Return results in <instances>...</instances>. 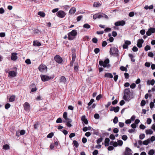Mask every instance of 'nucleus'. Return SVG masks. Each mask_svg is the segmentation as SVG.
<instances>
[{
	"instance_id": "8",
	"label": "nucleus",
	"mask_w": 155,
	"mask_h": 155,
	"mask_svg": "<svg viewBox=\"0 0 155 155\" xmlns=\"http://www.w3.org/2000/svg\"><path fill=\"white\" fill-rule=\"evenodd\" d=\"M47 69V67L45 65L43 64H41L38 67L39 70L41 72L46 71Z\"/></svg>"
},
{
	"instance_id": "48",
	"label": "nucleus",
	"mask_w": 155,
	"mask_h": 155,
	"mask_svg": "<svg viewBox=\"0 0 155 155\" xmlns=\"http://www.w3.org/2000/svg\"><path fill=\"white\" fill-rule=\"evenodd\" d=\"M145 137V134H142L140 135L139 138L140 139L142 140Z\"/></svg>"
},
{
	"instance_id": "59",
	"label": "nucleus",
	"mask_w": 155,
	"mask_h": 155,
	"mask_svg": "<svg viewBox=\"0 0 155 155\" xmlns=\"http://www.w3.org/2000/svg\"><path fill=\"white\" fill-rule=\"evenodd\" d=\"M151 121L152 120L150 118H147V123L148 124H150L151 123Z\"/></svg>"
},
{
	"instance_id": "56",
	"label": "nucleus",
	"mask_w": 155,
	"mask_h": 155,
	"mask_svg": "<svg viewBox=\"0 0 155 155\" xmlns=\"http://www.w3.org/2000/svg\"><path fill=\"white\" fill-rule=\"evenodd\" d=\"M25 62L28 64H30L31 63V61L30 59H27L25 61Z\"/></svg>"
},
{
	"instance_id": "18",
	"label": "nucleus",
	"mask_w": 155,
	"mask_h": 155,
	"mask_svg": "<svg viewBox=\"0 0 155 155\" xmlns=\"http://www.w3.org/2000/svg\"><path fill=\"white\" fill-rule=\"evenodd\" d=\"M9 75L12 77H14L16 76L17 73L15 71H10L8 73Z\"/></svg>"
},
{
	"instance_id": "27",
	"label": "nucleus",
	"mask_w": 155,
	"mask_h": 155,
	"mask_svg": "<svg viewBox=\"0 0 155 155\" xmlns=\"http://www.w3.org/2000/svg\"><path fill=\"white\" fill-rule=\"evenodd\" d=\"M150 140L149 139H148L144 141L143 142V143L144 145H147L150 143Z\"/></svg>"
},
{
	"instance_id": "52",
	"label": "nucleus",
	"mask_w": 155,
	"mask_h": 155,
	"mask_svg": "<svg viewBox=\"0 0 155 155\" xmlns=\"http://www.w3.org/2000/svg\"><path fill=\"white\" fill-rule=\"evenodd\" d=\"M122 138L124 140H126L127 139V137L126 135H124L122 136Z\"/></svg>"
},
{
	"instance_id": "19",
	"label": "nucleus",
	"mask_w": 155,
	"mask_h": 155,
	"mask_svg": "<svg viewBox=\"0 0 155 155\" xmlns=\"http://www.w3.org/2000/svg\"><path fill=\"white\" fill-rule=\"evenodd\" d=\"M66 78L64 76H62L60 77L59 80V82L60 83H63L64 84L66 82Z\"/></svg>"
},
{
	"instance_id": "29",
	"label": "nucleus",
	"mask_w": 155,
	"mask_h": 155,
	"mask_svg": "<svg viewBox=\"0 0 155 155\" xmlns=\"http://www.w3.org/2000/svg\"><path fill=\"white\" fill-rule=\"evenodd\" d=\"M153 8V6L152 5H150L149 6L147 5H146L145 6L144 8L145 9L147 10L148 9H151Z\"/></svg>"
},
{
	"instance_id": "15",
	"label": "nucleus",
	"mask_w": 155,
	"mask_h": 155,
	"mask_svg": "<svg viewBox=\"0 0 155 155\" xmlns=\"http://www.w3.org/2000/svg\"><path fill=\"white\" fill-rule=\"evenodd\" d=\"M131 150L128 147L126 148L125 152L124 155H132L131 153Z\"/></svg>"
},
{
	"instance_id": "43",
	"label": "nucleus",
	"mask_w": 155,
	"mask_h": 155,
	"mask_svg": "<svg viewBox=\"0 0 155 155\" xmlns=\"http://www.w3.org/2000/svg\"><path fill=\"white\" fill-rule=\"evenodd\" d=\"M63 7H64L63 9L64 10H67L68 9L70 8V6L69 5H65V6H63Z\"/></svg>"
},
{
	"instance_id": "24",
	"label": "nucleus",
	"mask_w": 155,
	"mask_h": 155,
	"mask_svg": "<svg viewBox=\"0 0 155 155\" xmlns=\"http://www.w3.org/2000/svg\"><path fill=\"white\" fill-rule=\"evenodd\" d=\"M147 83L148 85L151 84L153 85L154 84L155 81L154 79H152L151 81L148 80L147 82Z\"/></svg>"
},
{
	"instance_id": "17",
	"label": "nucleus",
	"mask_w": 155,
	"mask_h": 155,
	"mask_svg": "<svg viewBox=\"0 0 155 155\" xmlns=\"http://www.w3.org/2000/svg\"><path fill=\"white\" fill-rule=\"evenodd\" d=\"M81 120L83 121L84 123L87 124L88 123V121L87 119L86 118V117L85 115H83L81 117Z\"/></svg>"
},
{
	"instance_id": "20",
	"label": "nucleus",
	"mask_w": 155,
	"mask_h": 155,
	"mask_svg": "<svg viewBox=\"0 0 155 155\" xmlns=\"http://www.w3.org/2000/svg\"><path fill=\"white\" fill-rule=\"evenodd\" d=\"M105 77L109 78H112L113 75L111 73H106L104 74Z\"/></svg>"
},
{
	"instance_id": "30",
	"label": "nucleus",
	"mask_w": 155,
	"mask_h": 155,
	"mask_svg": "<svg viewBox=\"0 0 155 155\" xmlns=\"http://www.w3.org/2000/svg\"><path fill=\"white\" fill-rule=\"evenodd\" d=\"M3 148L5 150H7L9 149L10 147L8 144H5L3 146Z\"/></svg>"
},
{
	"instance_id": "39",
	"label": "nucleus",
	"mask_w": 155,
	"mask_h": 155,
	"mask_svg": "<svg viewBox=\"0 0 155 155\" xmlns=\"http://www.w3.org/2000/svg\"><path fill=\"white\" fill-rule=\"evenodd\" d=\"M103 139L102 137H100L97 140V144H99L103 140Z\"/></svg>"
},
{
	"instance_id": "46",
	"label": "nucleus",
	"mask_w": 155,
	"mask_h": 155,
	"mask_svg": "<svg viewBox=\"0 0 155 155\" xmlns=\"http://www.w3.org/2000/svg\"><path fill=\"white\" fill-rule=\"evenodd\" d=\"M117 143L118 145L120 146H121L123 144V142L121 140H118L117 141Z\"/></svg>"
},
{
	"instance_id": "64",
	"label": "nucleus",
	"mask_w": 155,
	"mask_h": 155,
	"mask_svg": "<svg viewBox=\"0 0 155 155\" xmlns=\"http://www.w3.org/2000/svg\"><path fill=\"white\" fill-rule=\"evenodd\" d=\"M98 153V151L97 150H94L92 153L93 155H97Z\"/></svg>"
},
{
	"instance_id": "10",
	"label": "nucleus",
	"mask_w": 155,
	"mask_h": 155,
	"mask_svg": "<svg viewBox=\"0 0 155 155\" xmlns=\"http://www.w3.org/2000/svg\"><path fill=\"white\" fill-rule=\"evenodd\" d=\"M23 107L25 110L26 111H28L30 109V105L27 102H25L23 104Z\"/></svg>"
},
{
	"instance_id": "36",
	"label": "nucleus",
	"mask_w": 155,
	"mask_h": 155,
	"mask_svg": "<svg viewBox=\"0 0 155 155\" xmlns=\"http://www.w3.org/2000/svg\"><path fill=\"white\" fill-rule=\"evenodd\" d=\"M83 27L86 28H89L91 27V26L88 24L86 23L84 25Z\"/></svg>"
},
{
	"instance_id": "12",
	"label": "nucleus",
	"mask_w": 155,
	"mask_h": 155,
	"mask_svg": "<svg viewBox=\"0 0 155 155\" xmlns=\"http://www.w3.org/2000/svg\"><path fill=\"white\" fill-rule=\"evenodd\" d=\"M103 13H99L94 14L93 16V18L96 19L97 18H100L103 17Z\"/></svg>"
},
{
	"instance_id": "9",
	"label": "nucleus",
	"mask_w": 155,
	"mask_h": 155,
	"mask_svg": "<svg viewBox=\"0 0 155 155\" xmlns=\"http://www.w3.org/2000/svg\"><path fill=\"white\" fill-rule=\"evenodd\" d=\"M155 32V28H149L148 31L146 32V35L147 36H150L152 33Z\"/></svg>"
},
{
	"instance_id": "3",
	"label": "nucleus",
	"mask_w": 155,
	"mask_h": 155,
	"mask_svg": "<svg viewBox=\"0 0 155 155\" xmlns=\"http://www.w3.org/2000/svg\"><path fill=\"white\" fill-rule=\"evenodd\" d=\"M109 60L108 58H107L104 61H100L99 63L101 66H103L104 68H109L110 66V64H109Z\"/></svg>"
},
{
	"instance_id": "61",
	"label": "nucleus",
	"mask_w": 155,
	"mask_h": 155,
	"mask_svg": "<svg viewBox=\"0 0 155 155\" xmlns=\"http://www.w3.org/2000/svg\"><path fill=\"white\" fill-rule=\"evenodd\" d=\"M94 117L96 119H98L100 117L99 115L98 114H96L94 115Z\"/></svg>"
},
{
	"instance_id": "45",
	"label": "nucleus",
	"mask_w": 155,
	"mask_h": 155,
	"mask_svg": "<svg viewBox=\"0 0 155 155\" xmlns=\"http://www.w3.org/2000/svg\"><path fill=\"white\" fill-rule=\"evenodd\" d=\"M94 100L93 99H91L90 100V101L88 103V105L89 106L91 105L93 103V102H94Z\"/></svg>"
},
{
	"instance_id": "49",
	"label": "nucleus",
	"mask_w": 155,
	"mask_h": 155,
	"mask_svg": "<svg viewBox=\"0 0 155 155\" xmlns=\"http://www.w3.org/2000/svg\"><path fill=\"white\" fill-rule=\"evenodd\" d=\"M100 51V49L98 48H96L94 50V52L96 54H97Z\"/></svg>"
},
{
	"instance_id": "34",
	"label": "nucleus",
	"mask_w": 155,
	"mask_h": 155,
	"mask_svg": "<svg viewBox=\"0 0 155 155\" xmlns=\"http://www.w3.org/2000/svg\"><path fill=\"white\" fill-rule=\"evenodd\" d=\"M73 143L74 145L76 147H78L79 144L77 141L75 140H74L73 141Z\"/></svg>"
},
{
	"instance_id": "50",
	"label": "nucleus",
	"mask_w": 155,
	"mask_h": 155,
	"mask_svg": "<svg viewBox=\"0 0 155 155\" xmlns=\"http://www.w3.org/2000/svg\"><path fill=\"white\" fill-rule=\"evenodd\" d=\"M102 97V95L101 94H99L97 95L96 98V99L97 101H99Z\"/></svg>"
},
{
	"instance_id": "5",
	"label": "nucleus",
	"mask_w": 155,
	"mask_h": 155,
	"mask_svg": "<svg viewBox=\"0 0 155 155\" xmlns=\"http://www.w3.org/2000/svg\"><path fill=\"white\" fill-rule=\"evenodd\" d=\"M41 77L42 81L45 82L53 79L54 76L51 77L45 75H41Z\"/></svg>"
},
{
	"instance_id": "54",
	"label": "nucleus",
	"mask_w": 155,
	"mask_h": 155,
	"mask_svg": "<svg viewBox=\"0 0 155 155\" xmlns=\"http://www.w3.org/2000/svg\"><path fill=\"white\" fill-rule=\"evenodd\" d=\"M62 122V120L61 118H58V119L56 121V122L57 123H61Z\"/></svg>"
},
{
	"instance_id": "4",
	"label": "nucleus",
	"mask_w": 155,
	"mask_h": 155,
	"mask_svg": "<svg viewBox=\"0 0 155 155\" xmlns=\"http://www.w3.org/2000/svg\"><path fill=\"white\" fill-rule=\"evenodd\" d=\"M118 49L116 47H112L110 48V54L117 57H119V56L118 53Z\"/></svg>"
},
{
	"instance_id": "44",
	"label": "nucleus",
	"mask_w": 155,
	"mask_h": 155,
	"mask_svg": "<svg viewBox=\"0 0 155 155\" xmlns=\"http://www.w3.org/2000/svg\"><path fill=\"white\" fill-rule=\"evenodd\" d=\"M92 41L93 43H97V42L98 40L97 38L95 37L92 38Z\"/></svg>"
},
{
	"instance_id": "14",
	"label": "nucleus",
	"mask_w": 155,
	"mask_h": 155,
	"mask_svg": "<svg viewBox=\"0 0 155 155\" xmlns=\"http://www.w3.org/2000/svg\"><path fill=\"white\" fill-rule=\"evenodd\" d=\"M143 42L144 41L143 39H138L137 41V46L139 48L142 47V44Z\"/></svg>"
},
{
	"instance_id": "16",
	"label": "nucleus",
	"mask_w": 155,
	"mask_h": 155,
	"mask_svg": "<svg viewBox=\"0 0 155 155\" xmlns=\"http://www.w3.org/2000/svg\"><path fill=\"white\" fill-rule=\"evenodd\" d=\"M119 109L120 107L118 106H117L116 107H111L110 109V111H114L115 113H117L119 111Z\"/></svg>"
},
{
	"instance_id": "21",
	"label": "nucleus",
	"mask_w": 155,
	"mask_h": 155,
	"mask_svg": "<svg viewBox=\"0 0 155 155\" xmlns=\"http://www.w3.org/2000/svg\"><path fill=\"white\" fill-rule=\"evenodd\" d=\"M110 139L109 138H106L104 141V145L105 146H107L109 145Z\"/></svg>"
},
{
	"instance_id": "1",
	"label": "nucleus",
	"mask_w": 155,
	"mask_h": 155,
	"mask_svg": "<svg viewBox=\"0 0 155 155\" xmlns=\"http://www.w3.org/2000/svg\"><path fill=\"white\" fill-rule=\"evenodd\" d=\"M77 32L76 30H73L71 32L68 33V39L69 40H72L75 38V37L76 36Z\"/></svg>"
},
{
	"instance_id": "47",
	"label": "nucleus",
	"mask_w": 155,
	"mask_h": 155,
	"mask_svg": "<svg viewBox=\"0 0 155 155\" xmlns=\"http://www.w3.org/2000/svg\"><path fill=\"white\" fill-rule=\"evenodd\" d=\"M154 153V151L153 150H150L148 152L150 155H153Z\"/></svg>"
},
{
	"instance_id": "22",
	"label": "nucleus",
	"mask_w": 155,
	"mask_h": 155,
	"mask_svg": "<svg viewBox=\"0 0 155 155\" xmlns=\"http://www.w3.org/2000/svg\"><path fill=\"white\" fill-rule=\"evenodd\" d=\"M76 12V8L74 7L72 8L70 10L69 13L71 14H74Z\"/></svg>"
},
{
	"instance_id": "28",
	"label": "nucleus",
	"mask_w": 155,
	"mask_h": 155,
	"mask_svg": "<svg viewBox=\"0 0 155 155\" xmlns=\"http://www.w3.org/2000/svg\"><path fill=\"white\" fill-rule=\"evenodd\" d=\"M74 70L76 72H77L78 70V63H76L74 67Z\"/></svg>"
},
{
	"instance_id": "51",
	"label": "nucleus",
	"mask_w": 155,
	"mask_h": 155,
	"mask_svg": "<svg viewBox=\"0 0 155 155\" xmlns=\"http://www.w3.org/2000/svg\"><path fill=\"white\" fill-rule=\"evenodd\" d=\"M11 106L10 104L9 103H7L6 104L5 106V108L6 109H8Z\"/></svg>"
},
{
	"instance_id": "11",
	"label": "nucleus",
	"mask_w": 155,
	"mask_h": 155,
	"mask_svg": "<svg viewBox=\"0 0 155 155\" xmlns=\"http://www.w3.org/2000/svg\"><path fill=\"white\" fill-rule=\"evenodd\" d=\"M125 23H126L124 21L121 20L115 22L114 25L116 26H123L125 24Z\"/></svg>"
},
{
	"instance_id": "53",
	"label": "nucleus",
	"mask_w": 155,
	"mask_h": 155,
	"mask_svg": "<svg viewBox=\"0 0 155 155\" xmlns=\"http://www.w3.org/2000/svg\"><path fill=\"white\" fill-rule=\"evenodd\" d=\"M134 15V12H130L129 14V16L130 17H132Z\"/></svg>"
},
{
	"instance_id": "58",
	"label": "nucleus",
	"mask_w": 155,
	"mask_h": 155,
	"mask_svg": "<svg viewBox=\"0 0 155 155\" xmlns=\"http://www.w3.org/2000/svg\"><path fill=\"white\" fill-rule=\"evenodd\" d=\"M110 138L112 140H114L115 139V136L113 134H111L110 136Z\"/></svg>"
},
{
	"instance_id": "26",
	"label": "nucleus",
	"mask_w": 155,
	"mask_h": 155,
	"mask_svg": "<svg viewBox=\"0 0 155 155\" xmlns=\"http://www.w3.org/2000/svg\"><path fill=\"white\" fill-rule=\"evenodd\" d=\"M15 96L12 95L9 98V101L10 102H13L15 100Z\"/></svg>"
},
{
	"instance_id": "41",
	"label": "nucleus",
	"mask_w": 155,
	"mask_h": 155,
	"mask_svg": "<svg viewBox=\"0 0 155 155\" xmlns=\"http://www.w3.org/2000/svg\"><path fill=\"white\" fill-rule=\"evenodd\" d=\"M150 49V47L148 45H147L144 48V50L146 51H147Z\"/></svg>"
},
{
	"instance_id": "37",
	"label": "nucleus",
	"mask_w": 155,
	"mask_h": 155,
	"mask_svg": "<svg viewBox=\"0 0 155 155\" xmlns=\"http://www.w3.org/2000/svg\"><path fill=\"white\" fill-rule=\"evenodd\" d=\"M120 69L122 71H127V68L126 67L123 66L120 67Z\"/></svg>"
},
{
	"instance_id": "57",
	"label": "nucleus",
	"mask_w": 155,
	"mask_h": 155,
	"mask_svg": "<svg viewBox=\"0 0 155 155\" xmlns=\"http://www.w3.org/2000/svg\"><path fill=\"white\" fill-rule=\"evenodd\" d=\"M150 108H152L154 106V104L153 102H152L150 103Z\"/></svg>"
},
{
	"instance_id": "63",
	"label": "nucleus",
	"mask_w": 155,
	"mask_h": 155,
	"mask_svg": "<svg viewBox=\"0 0 155 155\" xmlns=\"http://www.w3.org/2000/svg\"><path fill=\"white\" fill-rule=\"evenodd\" d=\"M83 16L82 15H80L77 17V20L78 21H79L81 20V19L82 18Z\"/></svg>"
},
{
	"instance_id": "2",
	"label": "nucleus",
	"mask_w": 155,
	"mask_h": 155,
	"mask_svg": "<svg viewBox=\"0 0 155 155\" xmlns=\"http://www.w3.org/2000/svg\"><path fill=\"white\" fill-rule=\"evenodd\" d=\"M130 92L129 88H126L124 90V95L123 99L125 101H128L130 100Z\"/></svg>"
},
{
	"instance_id": "40",
	"label": "nucleus",
	"mask_w": 155,
	"mask_h": 155,
	"mask_svg": "<svg viewBox=\"0 0 155 155\" xmlns=\"http://www.w3.org/2000/svg\"><path fill=\"white\" fill-rule=\"evenodd\" d=\"M54 135V134L52 132L50 133L47 136V137L49 138H51Z\"/></svg>"
},
{
	"instance_id": "42",
	"label": "nucleus",
	"mask_w": 155,
	"mask_h": 155,
	"mask_svg": "<svg viewBox=\"0 0 155 155\" xmlns=\"http://www.w3.org/2000/svg\"><path fill=\"white\" fill-rule=\"evenodd\" d=\"M146 104V101L144 100H142L140 103V105L141 106H144Z\"/></svg>"
},
{
	"instance_id": "31",
	"label": "nucleus",
	"mask_w": 155,
	"mask_h": 155,
	"mask_svg": "<svg viewBox=\"0 0 155 155\" xmlns=\"http://www.w3.org/2000/svg\"><path fill=\"white\" fill-rule=\"evenodd\" d=\"M38 15L44 17L45 16V14L43 12H38Z\"/></svg>"
},
{
	"instance_id": "35",
	"label": "nucleus",
	"mask_w": 155,
	"mask_h": 155,
	"mask_svg": "<svg viewBox=\"0 0 155 155\" xmlns=\"http://www.w3.org/2000/svg\"><path fill=\"white\" fill-rule=\"evenodd\" d=\"M118 121V118L116 116L115 117L114 119H113V122L114 124H116L117 123Z\"/></svg>"
},
{
	"instance_id": "38",
	"label": "nucleus",
	"mask_w": 155,
	"mask_h": 155,
	"mask_svg": "<svg viewBox=\"0 0 155 155\" xmlns=\"http://www.w3.org/2000/svg\"><path fill=\"white\" fill-rule=\"evenodd\" d=\"M63 117L65 120L68 118L67 113V112H64L63 114Z\"/></svg>"
},
{
	"instance_id": "7",
	"label": "nucleus",
	"mask_w": 155,
	"mask_h": 155,
	"mask_svg": "<svg viewBox=\"0 0 155 155\" xmlns=\"http://www.w3.org/2000/svg\"><path fill=\"white\" fill-rule=\"evenodd\" d=\"M66 14V13L62 10L59 11L56 13V15L60 18H64Z\"/></svg>"
},
{
	"instance_id": "13",
	"label": "nucleus",
	"mask_w": 155,
	"mask_h": 155,
	"mask_svg": "<svg viewBox=\"0 0 155 155\" xmlns=\"http://www.w3.org/2000/svg\"><path fill=\"white\" fill-rule=\"evenodd\" d=\"M17 53H12L11 54V59L13 61H15L17 58Z\"/></svg>"
},
{
	"instance_id": "6",
	"label": "nucleus",
	"mask_w": 155,
	"mask_h": 155,
	"mask_svg": "<svg viewBox=\"0 0 155 155\" xmlns=\"http://www.w3.org/2000/svg\"><path fill=\"white\" fill-rule=\"evenodd\" d=\"M54 59L56 62L59 64H61L63 62L62 58L59 55H56L54 57Z\"/></svg>"
},
{
	"instance_id": "23",
	"label": "nucleus",
	"mask_w": 155,
	"mask_h": 155,
	"mask_svg": "<svg viewBox=\"0 0 155 155\" xmlns=\"http://www.w3.org/2000/svg\"><path fill=\"white\" fill-rule=\"evenodd\" d=\"M33 45L34 46H40L41 45V44L38 41H33Z\"/></svg>"
},
{
	"instance_id": "32",
	"label": "nucleus",
	"mask_w": 155,
	"mask_h": 155,
	"mask_svg": "<svg viewBox=\"0 0 155 155\" xmlns=\"http://www.w3.org/2000/svg\"><path fill=\"white\" fill-rule=\"evenodd\" d=\"M153 131L150 129L147 130H146V133L147 134H151L153 133Z\"/></svg>"
},
{
	"instance_id": "25",
	"label": "nucleus",
	"mask_w": 155,
	"mask_h": 155,
	"mask_svg": "<svg viewBox=\"0 0 155 155\" xmlns=\"http://www.w3.org/2000/svg\"><path fill=\"white\" fill-rule=\"evenodd\" d=\"M101 5V4L98 2H94L93 4V6L96 7H99Z\"/></svg>"
},
{
	"instance_id": "55",
	"label": "nucleus",
	"mask_w": 155,
	"mask_h": 155,
	"mask_svg": "<svg viewBox=\"0 0 155 155\" xmlns=\"http://www.w3.org/2000/svg\"><path fill=\"white\" fill-rule=\"evenodd\" d=\"M138 50V49L136 46H134L132 48V50L134 52H136Z\"/></svg>"
},
{
	"instance_id": "62",
	"label": "nucleus",
	"mask_w": 155,
	"mask_h": 155,
	"mask_svg": "<svg viewBox=\"0 0 155 155\" xmlns=\"http://www.w3.org/2000/svg\"><path fill=\"white\" fill-rule=\"evenodd\" d=\"M148 56L150 57H152V58H153V53L152 52H149L148 54Z\"/></svg>"
},
{
	"instance_id": "60",
	"label": "nucleus",
	"mask_w": 155,
	"mask_h": 155,
	"mask_svg": "<svg viewBox=\"0 0 155 155\" xmlns=\"http://www.w3.org/2000/svg\"><path fill=\"white\" fill-rule=\"evenodd\" d=\"M136 86V85L135 84L133 83V84H132L130 85V87L131 88L134 89V88Z\"/></svg>"
},
{
	"instance_id": "33",
	"label": "nucleus",
	"mask_w": 155,
	"mask_h": 155,
	"mask_svg": "<svg viewBox=\"0 0 155 155\" xmlns=\"http://www.w3.org/2000/svg\"><path fill=\"white\" fill-rule=\"evenodd\" d=\"M72 61H74L76 58V54L74 53H73L72 55Z\"/></svg>"
}]
</instances>
